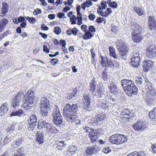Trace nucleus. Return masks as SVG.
<instances>
[{
	"instance_id": "nucleus-1",
	"label": "nucleus",
	"mask_w": 156,
	"mask_h": 156,
	"mask_svg": "<svg viewBox=\"0 0 156 156\" xmlns=\"http://www.w3.org/2000/svg\"><path fill=\"white\" fill-rule=\"evenodd\" d=\"M78 111V106L76 104H72L71 105L67 103L64 108L63 115L67 121L72 122L76 119V115L74 114Z\"/></svg>"
},
{
	"instance_id": "nucleus-2",
	"label": "nucleus",
	"mask_w": 156,
	"mask_h": 156,
	"mask_svg": "<svg viewBox=\"0 0 156 156\" xmlns=\"http://www.w3.org/2000/svg\"><path fill=\"white\" fill-rule=\"evenodd\" d=\"M40 114L41 117L45 119L48 115L49 112L51 110V105L49 99L45 97L41 99L40 103Z\"/></svg>"
},
{
	"instance_id": "nucleus-3",
	"label": "nucleus",
	"mask_w": 156,
	"mask_h": 156,
	"mask_svg": "<svg viewBox=\"0 0 156 156\" xmlns=\"http://www.w3.org/2000/svg\"><path fill=\"white\" fill-rule=\"evenodd\" d=\"M35 96L34 92L31 90H29L24 96V103L23 105L24 108L27 110H32L33 103Z\"/></svg>"
},
{
	"instance_id": "nucleus-4",
	"label": "nucleus",
	"mask_w": 156,
	"mask_h": 156,
	"mask_svg": "<svg viewBox=\"0 0 156 156\" xmlns=\"http://www.w3.org/2000/svg\"><path fill=\"white\" fill-rule=\"evenodd\" d=\"M131 28L133 31L132 34L133 40L136 43L140 42L143 39L141 33L142 30L141 27L138 24L133 23L132 24Z\"/></svg>"
},
{
	"instance_id": "nucleus-5",
	"label": "nucleus",
	"mask_w": 156,
	"mask_h": 156,
	"mask_svg": "<svg viewBox=\"0 0 156 156\" xmlns=\"http://www.w3.org/2000/svg\"><path fill=\"white\" fill-rule=\"evenodd\" d=\"M128 140L127 137L123 134H115L109 137L110 143L112 144H121L126 142Z\"/></svg>"
},
{
	"instance_id": "nucleus-6",
	"label": "nucleus",
	"mask_w": 156,
	"mask_h": 156,
	"mask_svg": "<svg viewBox=\"0 0 156 156\" xmlns=\"http://www.w3.org/2000/svg\"><path fill=\"white\" fill-rule=\"evenodd\" d=\"M119 42V44L117 45L116 48L119 51L120 57L126 60L127 58V54L129 53V48L125 43L122 42V40H120Z\"/></svg>"
},
{
	"instance_id": "nucleus-7",
	"label": "nucleus",
	"mask_w": 156,
	"mask_h": 156,
	"mask_svg": "<svg viewBox=\"0 0 156 156\" xmlns=\"http://www.w3.org/2000/svg\"><path fill=\"white\" fill-rule=\"evenodd\" d=\"M53 117V122L57 126L63 124V120L60 113L59 108L57 106H55L51 113Z\"/></svg>"
},
{
	"instance_id": "nucleus-8",
	"label": "nucleus",
	"mask_w": 156,
	"mask_h": 156,
	"mask_svg": "<svg viewBox=\"0 0 156 156\" xmlns=\"http://www.w3.org/2000/svg\"><path fill=\"white\" fill-rule=\"evenodd\" d=\"M123 117L122 118V121L124 124L128 123L130 121H132V118L134 117V113L132 111H130L128 109H124L121 113Z\"/></svg>"
},
{
	"instance_id": "nucleus-9",
	"label": "nucleus",
	"mask_w": 156,
	"mask_h": 156,
	"mask_svg": "<svg viewBox=\"0 0 156 156\" xmlns=\"http://www.w3.org/2000/svg\"><path fill=\"white\" fill-rule=\"evenodd\" d=\"M140 54L138 51L135 50L132 54L131 60V64L134 67H137L139 65L140 62Z\"/></svg>"
},
{
	"instance_id": "nucleus-10",
	"label": "nucleus",
	"mask_w": 156,
	"mask_h": 156,
	"mask_svg": "<svg viewBox=\"0 0 156 156\" xmlns=\"http://www.w3.org/2000/svg\"><path fill=\"white\" fill-rule=\"evenodd\" d=\"M23 95L24 93L23 91H19L11 100V106L14 108H16L19 105Z\"/></svg>"
},
{
	"instance_id": "nucleus-11",
	"label": "nucleus",
	"mask_w": 156,
	"mask_h": 156,
	"mask_svg": "<svg viewBox=\"0 0 156 156\" xmlns=\"http://www.w3.org/2000/svg\"><path fill=\"white\" fill-rule=\"evenodd\" d=\"M121 84L125 92L128 89L133 88V86L135 84L133 81L131 80L123 79L121 80Z\"/></svg>"
},
{
	"instance_id": "nucleus-12",
	"label": "nucleus",
	"mask_w": 156,
	"mask_h": 156,
	"mask_svg": "<svg viewBox=\"0 0 156 156\" xmlns=\"http://www.w3.org/2000/svg\"><path fill=\"white\" fill-rule=\"evenodd\" d=\"M134 129L136 131H142L145 129L147 126L146 122L141 120H138L137 122L135 123L133 126Z\"/></svg>"
},
{
	"instance_id": "nucleus-13",
	"label": "nucleus",
	"mask_w": 156,
	"mask_h": 156,
	"mask_svg": "<svg viewBox=\"0 0 156 156\" xmlns=\"http://www.w3.org/2000/svg\"><path fill=\"white\" fill-rule=\"evenodd\" d=\"M154 66V63L150 60H145L143 63V70L145 72L151 70Z\"/></svg>"
},
{
	"instance_id": "nucleus-14",
	"label": "nucleus",
	"mask_w": 156,
	"mask_h": 156,
	"mask_svg": "<svg viewBox=\"0 0 156 156\" xmlns=\"http://www.w3.org/2000/svg\"><path fill=\"white\" fill-rule=\"evenodd\" d=\"M100 148L95 145L89 147L86 149V153L88 155L95 154L100 151Z\"/></svg>"
},
{
	"instance_id": "nucleus-15",
	"label": "nucleus",
	"mask_w": 156,
	"mask_h": 156,
	"mask_svg": "<svg viewBox=\"0 0 156 156\" xmlns=\"http://www.w3.org/2000/svg\"><path fill=\"white\" fill-rule=\"evenodd\" d=\"M146 56L149 58L156 57V46H152L146 49Z\"/></svg>"
},
{
	"instance_id": "nucleus-16",
	"label": "nucleus",
	"mask_w": 156,
	"mask_h": 156,
	"mask_svg": "<svg viewBox=\"0 0 156 156\" xmlns=\"http://www.w3.org/2000/svg\"><path fill=\"white\" fill-rule=\"evenodd\" d=\"M148 27L151 30H156V19L155 20L154 16H150L148 18Z\"/></svg>"
},
{
	"instance_id": "nucleus-17",
	"label": "nucleus",
	"mask_w": 156,
	"mask_h": 156,
	"mask_svg": "<svg viewBox=\"0 0 156 156\" xmlns=\"http://www.w3.org/2000/svg\"><path fill=\"white\" fill-rule=\"evenodd\" d=\"M83 104L84 106V109H86V112H88L90 111L89 109L90 107L91 100L88 95H87L83 97Z\"/></svg>"
},
{
	"instance_id": "nucleus-18",
	"label": "nucleus",
	"mask_w": 156,
	"mask_h": 156,
	"mask_svg": "<svg viewBox=\"0 0 156 156\" xmlns=\"http://www.w3.org/2000/svg\"><path fill=\"white\" fill-rule=\"evenodd\" d=\"M145 86L147 87V89H148L149 91H148V93L152 96L155 95V92L154 89L152 87V85L151 82L147 78L145 79Z\"/></svg>"
},
{
	"instance_id": "nucleus-19",
	"label": "nucleus",
	"mask_w": 156,
	"mask_h": 156,
	"mask_svg": "<svg viewBox=\"0 0 156 156\" xmlns=\"http://www.w3.org/2000/svg\"><path fill=\"white\" fill-rule=\"evenodd\" d=\"M125 91L129 96L131 97L133 95H137L138 94V89L136 86L134 85L132 87Z\"/></svg>"
},
{
	"instance_id": "nucleus-20",
	"label": "nucleus",
	"mask_w": 156,
	"mask_h": 156,
	"mask_svg": "<svg viewBox=\"0 0 156 156\" xmlns=\"http://www.w3.org/2000/svg\"><path fill=\"white\" fill-rule=\"evenodd\" d=\"M106 115L105 114H101L96 117V120L94 122V123L96 125H100L102 123L104 120L105 118Z\"/></svg>"
},
{
	"instance_id": "nucleus-21",
	"label": "nucleus",
	"mask_w": 156,
	"mask_h": 156,
	"mask_svg": "<svg viewBox=\"0 0 156 156\" xmlns=\"http://www.w3.org/2000/svg\"><path fill=\"white\" fill-rule=\"evenodd\" d=\"M23 138L21 136H19L12 143L11 145L12 147L16 148L22 145L23 142Z\"/></svg>"
},
{
	"instance_id": "nucleus-22",
	"label": "nucleus",
	"mask_w": 156,
	"mask_h": 156,
	"mask_svg": "<svg viewBox=\"0 0 156 156\" xmlns=\"http://www.w3.org/2000/svg\"><path fill=\"white\" fill-rule=\"evenodd\" d=\"M36 141L39 144H41L44 142V136L42 132L37 131L36 133Z\"/></svg>"
},
{
	"instance_id": "nucleus-23",
	"label": "nucleus",
	"mask_w": 156,
	"mask_h": 156,
	"mask_svg": "<svg viewBox=\"0 0 156 156\" xmlns=\"http://www.w3.org/2000/svg\"><path fill=\"white\" fill-rule=\"evenodd\" d=\"M89 136L92 143H94L97 142L98 138L97 132L96 131H93L90 133V134H89Z\"/></svg>"
},
{
	"instance_id": "nucleus-24",
	"label": "nucleus",
	"mask_w": 156,
	"mask_h": 156,
	"mask_svg": "<svg viewBox=\"0 0 156 156\" xmlns=\"http://www.w3.org/2000/svg\"><path fill=\"white\" fill-rule=\"evenodd\" d=\"M8 104L7 102L4 103L0 108V115L3 116L7 113L8 111Z\"/></svg>"
},
{
	"instance_id": "nucleus-25",
	"label": "nucleus",
	"mask_w": 156,
	"mask_h": 156,
	"mask_svg": "<svg viewBox=\"0 0 156 156\" xmlns=\"http://www.w3.org/2000/svg\"><path fill=\"white\" fill-rule=\"evenodd\" d=\"M108 88L110 89L111 92L113 94H116L118 93V88L116 83L114 82L112 83L108 86Z\"/></svg>"
},
{
	"instance_id": "nucleus-26",
	"label": "nucleus",
	"mask_w": 156,
	"mask_h": 156,
	"mask_svg": "<svg viewBox=\"0 0 156 156\" xmlns=\"http://www.w3.org/2000/svg\"><path fill=\"white\" fill-rule=\"evenodd\" d=\"M56 148H57L58 150L61 151L63 148L66 147V144L65 143L64 141L61 140V141H57L56 142Z\"/></svg>"
},
{
	"instance_id": "nucleus-27",
	"label": "nucleus",
	"mask_w": 156,
	"mask_h": 156,
	"mask_svg": "<svg viewBox=\"0 0 156 156\" xmlns=\"http://www.w3.org/2000/svg\"><path fill=\"white\" fill-rule=\"evenodd\" d=\"M127 156H145V155L144 151H135L127 154Z\"/></svg>"
},
{
	"instance_id": "nucleus-28",
	"label": "nucleus",
	"mask_w": 156,
	"mask_h": 156,
	"mask_svg": "<svg viewBox=\"0 0 156 156\" xmlns=\"http://www.w3.org/2000/svg\"><path fill=\"white\" fill-rule=\"evenodd\" d=\"M77 148L76 146L73 145L69 146L67 150V154L70 153L71 155L73 154L74 153H76Z\"/></svg>"
},
{
	"instance_id": "nucleus-29",
	"label": "nucleus",
	"mask_w": 156,
	"mask_h": 156,
	"mask_svg": "<svg viewBox=\"0 0 156 156\" xmlns=\"http://www.w3.org/2000/svg\"><path fill=\"white\" fill-rule=\"evenodd\" d=\"M90 91L93 94L96 89V83L94 78L91 80L90 83Z\"/></svg>"
},
{
	"instance_id": "nucleus-30",
	"label": "nucleus",
	"mask_w": 156,
	"mask_h": 156,
	"mask_svg": "<svg viewBox=\"0 0 156 156\" xmlns=\"http://www.w3.org/2000/svg\"><path fill=\"white\" fill-rule=\"evenodd\" d=\"M98 13L104 17H106L112 12V10H97Z\"/></svg>"
},
{
	"instance_id": "nucleus-31",
	"label": "nucleus",
	"mask_w": 156,
	"mask_h": 156,
	"mask_svg": "<svg viewBox=\"0 0 156 156\" xmlns=\"http://www.w3.org/2000/svg\"><path fill=\"white\" fill-rule=\"evenodd\" d=\"M109 54L111 56L113 57L114 58L117 59L118 58V55H116L115 53V48L112 46L109 47Z\"/></svg>"
},
{
	"instance_id": "nucleus-32",
	"label": "nucleus",
	"mask_w": 156,
	"mask_h": 156,
	"mask_svg": "<svg viewBox=\"0 0 156 156\" xmlns=\"http://www.w3.org/2000/svg\"><path fill=\"white\" fill-rule=\"evenodd\" d=\"M23 113V111L21 109H19L18 110L13 111L10 114V116H20Z\"/></svg>"
},
{
	"instance_id": "nucleus-33",
	"label": "nucleus",
	"mask_w": 156,
	"mask_h": 156,
	"mask_svg": "<svg viewBox=\"0 0 156 156\" xmlns=\"http://www.w3.org/2000/svg\"><path fill=\"white\" fill-rule=\"evenodd\" d=\"M149 116L151 119L156 121V107L149 112Z\"/></svg>"
},
{
	"instance_id": "nucleus-34",
	"label": "nucleus",
	"mask_w": 156,
	"mask_h": 156,
	"mask_svg": "<svg viewBox=\"0 0 156 156\" xmlns=\"http://www.w3.org/2000/svg\"><path fill=\"white\" fill-rule=\"evenodd\" d=\"M28 129L30 131L32 130L36 126L37 123L30 121H28Z\"/></svg>"
},
{
	"instance_id": "nucleus-35",
	"label": "nucleus",
	"mask_w": 156,
	"mask_h": 156,
	"mask_svg": "<svg viewBox=\"0 0 156 156\" xmlns=\"http://www.w3.org/2000/svg\"><path fill=\"white\" fill-rule=\"evenodd\" d=\"M93 37V34L88 30L86 31L85 33L83 38L84 40H86L91 39Z\"/></svg>"
},
{
	"instance_id": "nucleus-36",
	"label": "nucleus",
	"mask_w": 156,
	"mask_h": 156,
	"mask_svg": "<svg viewBox=\"0 0 156 156\" xmlns=\"http://www.w3.org/2000/svg\"><path fill=\"white\" fill-rule=\"evenodd\" d=\"M92 4V2L90 0H87V1L81 4V8L84 10L86 7H89Z\"/></svg>"
},
{
	"instance_id": "nucleus-37",
	"label": "nucleus",
	"mask_w": 156,
	"mask_h": 156,
	"mask_svg": "<svg viewBox=\"0 0 156 156\" xmlns=\"http://www.w3.org/2000/svg\"><path fill=\"white\" fill-rule=\"evenodd\" d=\"M77 92V87H76L73 89V92L71 93H68L67 94V98L70 99L73 98L74 96H75Z\"/></svg>"
},
{
	"instance_id": "nucleus-38",
	"label": "nucleus",
	"mask_w": 156,
	"mask_h": 156,
	"mask_svg": "<svg viewBox=\"0 0 156 156\" xmlns=\"http://www.w3.org/2000/svg\"><path fill=\"white\" fill-rule=\"evenodd\" d=\"M104 95V91L103 90L102 88H100L97 89L96 92L95 93V95L98 98H101L103 97Z\"/></svg>"
},
{
	"instance_id": "nucleus-39",
	"label": "nucleus",
	"mask_w": 156,
	"mask_h": 156,
	"mask_svg": "<svg viewBox=\"0 0 156 156\" xmlns=\"http://www.w3.org/2000/svg\"><path fill=\"white\" fill-rule=\"evenodd\" d=\"M46 118L45 119H43V120H46ZM46 122L45 121H41L39 122H38V125H37V128L39 129H41L42 128H45V126L47 124Z\"/></svg>"
},
{
	"instance_id": "nucleus-40",
	"label": "nucleus",
	"mask_w": 156,
	"mask_h": 156,
	"mask_svg": "<svg viewBox=\"0 0 156 156\" xmlns=\"http://www.w3.org/2000/svg\"><path fill=\"white\" fill-rule=\"evenodd\" d=\"M107 3L108 4L109 6L112 7L114 9L118 7L117 4L114 2H112L111 0H107Z\"/></svg>"
},
{
	"instance_id": "nucleus-41",
	"label": "nucleus",
	"mask_w": 156,
	"mask_h": 156,
	"mask_svg": "<svg viewBox=\"0 0 156 156\" xmlns=\"http://www.w3.org/2000/svg\"><path fill=\"white\" fill-rule=\"evenodd\" d=\"M98 106L100 108H102L105 110L108 109L109 106L108 104L105 102H102L101 104H98Z\"/></svg>"
},
{
	"instance_id": "nucleus-42",
	"label": "nucleus",
	"mask_w": 156,
	"mask_h": 156,
	"mask_svg": "<svg viewBox=\"0 0 156 156\" xmlns=\"http://www.w3.org/2000/svg\"><path fill=\"white\" fill-rule=\"evenodd\" d=\"M101 63L103 67H105L106 66L107 62L108 60L106 57H104L102 55L101 56Z\"/></svg>"
},
{
	"instance_id": "nucleus-43",
	"label": "nucleus",
	"mask_w": 156,
	"mask_h": 156,
	"mask_svg": "<svg viewBox=\"0 0 156 156\" xmlns=\"http://www.w3.org/2000/svg\"><path fill=\"white\" fill-rule=\"evenodd\" d=\"M45 128L46 129L47 131H50L52 130H54L55 129V127L53 126L51 124L48 123H47L45 126Z\"/></svg>"
},
{
	"instance_id": "nucleus-44",
	"label": "nucleus",
	"mask_w": 156,
	"mask_h": 156,
	"mask_svg": "<svg viewBox=\"0 0 156 156\" xmlns=\"http://www.w3.org/2000/svg\"><path fill=\"white\" fill-rule=\"evenodd\" d=\"M143 81V79L140 76H136L135 78V81L137 85H141Z\"/></svg>"
},
{
	"instance_id": "nucleus-45",
	"label": "nucleus",
	"mask_w": 156,
	"mask_h": 156,
	"mask_svg": "<svg viewBox=\"0 0 156 156\" xmlns=\"http://www.w3.org/2000/svg\"><path fill=\"white\" fill-rule=\"evenodd\" d=\"M8 21L5 18H3L0 22V26L4 29L5 27L8 24Z\"/></svg>"
},
{
	"instance_id": "nucleus-46",
	"label": "nucleus",
	"mask_w": 156,
	"mask_h": 156,
	"mask_svg": "<svg viewBox=\"0 0 156 156\" xmlns=\"http://www.w3.org/2000/svg\"><path fill=\"white\" fill-rule=\"evenodd\" d=\"M28 121H30V122H34L37 123V117L36 115L34 114H32L30 115L29 119L28 120Z\"/></svg>"
},
{
	"instance_id": "nucleus-47",
	"label": "nucleus",
	"mask_w": 156,
	"mask_h": 156,
	"mask_svg": "<svg viewBox=\"0 0 156 156\" xmlns=\"http://www.w3.org/2000/svg\"><path fill=\"white\" fill-rule=\"evenodd\" d=\"M108 4L107 1L106 2L105 1H102L101 3V6H100L97 10H101V9H105L107 7L106 4Z\"/></svg>"
},
{
	"instance_id": "nucleus-48",
	"label": "nucleus",
	"mask_w": 156,
	"mask_h": 156,
	"mask_svg": "<svg viewBox=\"0 0 156 156\" xmlns=\"http://www.w3.org/2000/svg\"><path fill=\"white\" fill-rule=\"evenodd\" d=\"M13 138L12 136H11L9 135L5 137L4 138V140L3 142L4 144H6L9 141H11L12 139H13Z\"/></svg>"
},
{
	"instance_id": "nucleus-49",
	"label": "nucleus",
	"mask_w": 156,
	"mask_h": 156,
	"mask_svg": "<svg viewBox=\"0 0 156 156\" xmlns=\"http://www.w3.org/2000/svg\"><path fill=\"white\" fill-rule=\"evenodd\" d=\"M25 149L24 147L21 146L17 149L16 152L19 154V155L23 154L24 155V156H25V154L23 153Z\"/></svg>"
},
{
	"instance_id": "nucleus-50",
	"label": "nucleus",
	"mask_w": 156,
	"mask_h": 156,
	"mask_svg": "<svg viewBox=\"0 0 156 156\" xmlns=\"http://www.w3.org/2000/svg\"><path fill=\"white\" fill-rule=\"evenodd\" d=\"M108 101L111 104H114L115 103V99L114 98V96L113 95H109L108 97Z\"/></svg>"
},
{
	"instance_id": "nucleus-51",
	"label": "nucleus",
	"mask_w": 156,
	"mask_h": 156,
	"mask_svg": "<svg viewBox=\"0 0 156 156\" xmlns=\"http://www.w3.org/2000/svg\"><path fill=\"white\" fill-rule=\"evenodd\" d=\"M27 20L29 22L31 23L34 24L36 22L35 19L33 17H30L29 16L25 17Z\"/></svg>"
},
{
	"instance_id": "nucleus-52",
	"label": "nucleus",
	"mask_w": 156,
	"mask_h": 156,
	"mask_svg": "<svg viewBox=\"0 0 156 156\" xmlns=\"http://www.w3.org/2000/svg\"><path fill=\"white\" fill-rule=\"evenodd\" d=\"M102 78L105 81H107L108 80V75L105 69L103 70L102 73Z\"/></svg>"
},
{
	"instance_id": "nucleus-53",
	"label": "nucleus",
	"mask_w": 156,
	"mask_h": 156,
	"mask_svg": "<svg viewBox=\"0 0 156 156\" xmlns=\"http://www.w3.org/2000/svg\"><path fill=\"white\" fill-rule=\"evenodd\" d=\"M53 31L56 34L58 35L61 33V30L59 27L57 26L54 28Z\"/></svg>"
},
{
	"instance_id": "nucleus-54",
	"label": "nucleus",
	"mask_w": 156,
	"mask_h": 156,
	"mask_svg": "<svg viewBox=\"0 0 156 156\" xmlns=\"http://www.w3.org/2000/svg\"><path fill=\"white\" fill-rule=\"evenodd\" d=\"M83 129L84 130L86 129V131L89 133V134H90V133H92V132H93V131H95L94 129H92L90 127H87L86 126H85V127H83Z\"/></svg>"
},
{
	"instance_id": "nucleus-55",
	"label": "nucleus",
	"mask_w": 156,
	"mask_h": 156,
	"mask_svg": "<svg viewBox=\"0 0 156 156\" xmlns=\"http://www.w3.org/2000/svg\"><path fill=\"white\" fill-rule=\"evenodd\" d=\"M70 21L71 22V24H75L76 23V17L74 15H72L70 18Z\"/></svg>"
},
{
	"instance_id": "nucleus-56",
	"label": "nucleus",
	"mask_w": 156,
	"mask_h": 156,
	"mask_svg": "<svg viewBox=\"0 0 156 156\" xmlns=\"http://www.w3.org/2000/svg\"><path fill=\"white\" fill-rule=\"evenodd\" d=\"M111 149L109 147H106L102 149L103 152L105 154H108L110 152Z\"/></svg>"
},
{
	"instance_id": "nucleus-57",
	"label": "nucleus",
	"mask_w": 156,
	"mask_h": 156,
	"mask_svg": "<svg viewBox=\"0 0 156 156\" xmlns=\"http://www.w3.org/2000/svg\"><path fill=\"white\" fill-rule=\"evenodd\" d=\"M2 7L1 10H8L9 5L6 2H3L2 3Z\"/></svg>"
},
{
	"instance_id": "nucleus-58",
	"label": "nucleus",
	"mask_w": 156,
	"mask_h": 156,
	"mask_svg": "<svg viewBox=\"0 0 156 156\" xmlns=\"http://www.w3.org/2000/svg\"><path fill=\"white\" fill-rule=\"evenodd\" d=\"M106 66L105 67H112L114 66V64L113 62L110 60H108L107 62Z\"/></svg>"
},
{
	"instance_id": "nucleus-59",
	"label": "nucleus",
	"mask_w": 156,
	"mask_h": 156,
	"mask_svg": "<svg viewBox=\"0 0 156 156\" xmlns=\"http://www.w3.org/2000/svg\"><path fill=\"white\" fill-rule=\"evenodd\" d=\"M105 19L101 17H98L96 20V21L98 24L102 23L104 20Z\"/></svg>"
},
{
	"instance_id": "nucleus-60",
	"label": "nucleus",
	"mask_w": 156,
	"mask_h": 156,
	"mask_svg": "<svg viewBox=\"0 0 156 156\" xmlns=\"http://www.w3.org/2000/svg\"><path fill=\"white\" fill-rule=\"evenodd\" d=\"M88 17L90 20L93 21L95 18L96 16L93 14L90 13Z\"/></svg>"
},
{
	"instance_id": "nucleus-61",
	"label": "nucleus",
	"mask_w": 156,
	"mask_h": 156,
	"mask_svg": "<svg viewBox=\"0 0 156 156\" xmlns=\"http://www.w3.org/2000/svg\"><path fill=\"white\" fill-rule=\"evenodd\" d=\"M60 44L62 46L63 48H66V41L64 40L61 39L60 41Z\"/></svg>"
},
{
	"instance_id": "nucleus-62",
	"label": "nucleus",
	"mask_w": 156,
	"mask_h": 156,
	"mask_svg": "<svg viewBox=\"0 0 156 156\" xmlns=\"http://www.w3.org/2000/svg\"><path fill=\"white\" fill-rule=\"evenodd\" d=\"M89 31L92 32H95L96 30L94 27L93 26L90 25L88 27Z\"/></svg>"
},
{
	"instance_id": "nucleus-63",
	"label": "nucleus",
	"mask_w": 156,
	"mask_h": 156,
	"mask_svg": "<svg viewBox=\"0 0 156 156\" xmlns=\"http://www.w3.org/2000/svg\"><path fill=\"white\" fill-rule=\"evenodd\" d=\"M57 16L59 18H65L66 17H64L65 16V14L62 12H59L57 14Z\"/></svg>"
},
{
	"instance_id": "nucleus-64",
	"label": "nucleus",
	"mask_w": 156,
	"mask_h": 156,
	"mask_svg": "<svg viewBox=\"0 0 156 156\" xmlns=\"http://www.w3.org/2000/svg\"><path fill=\"white\" fill-rule=\"evenodd\" d=\"M78 31V30L76 29V27H73V29H72V34H73L74 36H76L77 34Z\"/></svg>"
}]
</instances>
